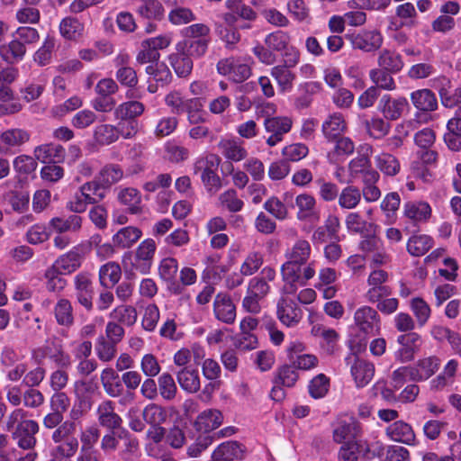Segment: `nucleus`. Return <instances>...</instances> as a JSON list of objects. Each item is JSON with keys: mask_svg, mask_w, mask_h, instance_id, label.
<instances>
[{"mask_svg": "<svg viewBox=\"0 0 461 461\" xmlns=\"http://www.w3.org/2000/svg\"><path fill=\"white\" fill-rule=\"evenodd\" d=\"M411 101L414 107L422 112H433L438 108L435 94L428 89H419L411 94Z\"/></svg>", "mask_w": 461, "mask_h": 461, "instance_id": "obj_32", "label": "nucleus"}, {"mask_svg": "<svg viewBox=\"0 0 461 461\" xmlns=\"http://www.w3.org/2000/svg\"><path fill=\"white\" fill-rule=\"evenodd\" d=\"M100 381L106 394L117 398L123 394L124 387L116 370L112 367L103 369Z\"/></svg>", "mask_w": 461, "mask_h": 461, "instance_id": "obj_23", "label": "nucleus"}, {"mask_svg": "<svg viewBox=\"0 0 461 461\" xmlns=\"http://www.w3.org/2000/svg\"><path fill=\"white\" fill-rule=\"evenodd\" d=\"M122 270L119 264L108 262L99 270V280L103 286H110L117 284L121 278Z\"/></svg>", "mask_w": 461, "mask_h": 461, "instance_id": "obj_58", "label": "nucleus"}, {"mask_svg": "<svg viewBox=\"0 0 461 461\" xmlns=\"http://www.w3.org/2000/svg\"><path fill=\"white\" fill-rule=\"evenodd\" d=\"M386 436L393 441L408 446L416 445V434L412 427L403 421L395 420L385 429Z\"/></svg>", "mask_w": 461, "mask_h": 461, "instance_id": "obj_18", "label": "nucleus"}, {"mask_svg": "<svg viewBox=\"0 0 461 461\" xmlns=\"http://www.w3.org/2000/svg\"><path fill=\"white\" fill-rule=\"evenodd\" d=\"M400 348L395 353V357L401 363L411 361L415 354L420 350L422 343L421 337L416 332H409L401 335L397 339Z\"/></svg>", "mask_w": 461, "mask_h": 461, "instance_id": "obj_13", "label": "nucleus"}, {"mask_svg": "<svg viewBox=\"0 0 461 461\" xmlns=\"http://www.w3.org/2000/svg\"><path fill=\"white\" fill-rule=\"evenodd\" d=\"M276 277V269L267 266L262 268L258 276L249 281L247 291L249 294H253V295H258L264 299L270 293L268 283L274 281Z\"/></svg>", "mask_w": 461, "mask_h": 461, "instance_id": "obj_16", "label": "nucleus"}, {"mask_svg": "<svg viewBox=\"0 0 461 461\" xmlns=\"http://www.w3.org/2000/svg\"><path fill=\"white\" fill-rule=\"evenodd\" d=\"M408 108L409 103L405 97L399 96L393 98L390 95H384L380 98L377 106L378 111L388 121L400 119Z\"/></svg>", "mask_w": 461, "mask_h": 461, "instance_id": "obj_12", "label": "nucleus"}, {"mask_svg": "<svg viewBox=\"0 0 461 461\" xmlns=\"http://www.w3.org/2000/svg\"><path fill=\"white\" fill-rule=\"evenodd\" d=\"M176 379L180 387L188 393H195L200 390V376L195 368L183 367L176 373Z\"/></svg>", "mask_w": 461, "mask_h": 461, "instance_id": "obj_30", "label": "nucleus"}, {"mask_svg": "<svg viewBox=\"0 0 461 461\" xmlns=\"http://www.w3.org/2000/svg\"><path fill=\"white\" fill-rule=\"evenodd\" d=\"M213 312L215 317L224 323L231 324L235 321L236 307L230 296L225 293H220L215 296Z\"/></svg>", "mask_w": 461, "mask_h": 461, "instance_id": "obj_20", "label": "nucleus"}, {"mask_svg": "<svg viewBox=\"0 0 461 461\" xmlns=\"http://www.w3.org/2000/svg\"><path fill=\"white\" fill-rule=\"evenodd\" d=\"M362 434L361 424L351 416H345L337 420L333 424L332 438L338 444L357 441Z\"/></svg>", "mask_w": 461, "mask_h": 461, "instance_id": "obj_7", "label": "nucleus"}, {"mask_svg": "<svg viewBox=\"0 0 461 461\" xmlns=\"http://www.w3.org/2000/svg\"><path fill=\"white\" fill-rule=\"evenodd\" d=\"M115 322L125 326H132L137 321L138 313L135 307L122 303L116 306L109 314Z\"/></svg>", "mask_w": 461, "mask_h": 461, "instance_id": "obj_43", "label": "nucleus"}, {"mask_svg": "<svg viewBox=\"0 0 461 461\" xmlns=\"http://www.w3.org/2000/svg\"><path fill=\"white\" fill-rule=\"evenodd\" d=\"M295 204L298 207L297 219L300 221H312L317 218L315 212L316 201L308 194H302L296 196Z\"/></svg>", "mask_w": 461, "mask_h": 461, "instance_id": "obj_39", "label": "nucleus"}, {"mask_svg": "<svg viewBox=\"0 0 461 461\" xmlns=\"http://www.w3.org/2000/svg\"><path fill=\"white\" fill-rule=\"evenodd\" d=\"M299 378L297 369L291 365H283L274 373L273 384H281L285 387H293Z\"/></svg>", "mask_w": 461, "mask_h": 461, "instance_id": "obj_51", "label": "nucleus"}, {"mask_svg": "<svg viewBox=\"0 0 461 461\" xmlns=\"http://www.w3.org/2000/svg\"><path fill=\"white\" fill-rule=\"evenodd\" d=\"M346 38L351 43L354 50H359L364 52H374L381 48L384 37L380 31L360 30L352 33L346 34Z\"/></svg>", "mask_w": 461, "mask_h": 461, "instance_id": "obj_4", "label": "nucleus"}, {"mask_svg": "<svg viewBox=\"0 0 461 461\" xmlns=\"http://www.w3.org/2000/svg\"><path fill=\"white\" fill-rule=\"evenodd\" d=\"M145 111V106L139 101H127L119 104L114 110L116 119L135 120Z\"/></svg>", "mask_w": 461, "mask_h": 461, "instance_id": "obj_52", "label": "nucleus"}, {"mask_svg": "<svg viewBox=\"0 0 461 461\" xmlns=\"http://www.w3.org/2000/svg\"><path fill=\"white\" fill-rule=\"evenodd\" d=\"M293 122L286 116H275L264 120V128L269 134L266 142L269 147H274L284 139V136L291 131Z\"/></svg>", "mask_w": 461, "mask_h": 461, "instance_id": "obj_10", "label": "nucleus"}, {"mask_svg": "<svg viewBox=\"0 0 461 461\" xmlns=\"http://www.w3.org/2000/svg\"><path fill=\"white\" fill-rule=\"evenodd\" d=\"M270 75L276 81L281 93H288L293 89L296 75L291 68L276 65L271 68Z\"/></svg>", "mask_w": 461, "mask_h": 461, "instance_id": "obj_34", "label": "nucleus"}, {"mask_svg": "<svg viewBox=\"0 0 461 461\" xmlns=\"http://www.w3.org/2000/svg\"><path fill=\"white\" fill-rule=\"evenodd\" d=\"M216 456L225 461L240 459L243 456L241 445L236 441H227L221 444L215 450Z\"/></svg>", "mask_w": 461, "mask_h": 461, "instance_id": "obj_64", "label": "nucleus"}, {"mask_svg": "<svg viewBox=\"0 0 461 461\" xmlns=\"http://www.w3.org/2000/svg\"><path fill=\"white\" fill-rule=\"evenodd\" d=\"M222 420L223 417L220 411L215 409L205 410L197 416L194 421V428L196 430L207 434L219 428L222 423Z\"/></svg>", "mask_w": 461, "mask_h": 461, "instance_id": "obj_26", "label": "nucleus"}, {"mask_svg": "<svg viewBox=\"0 0 461 461\" xmlns=\"http://www.w3.org/2000/svg\"><path fill=\"white\" fill-rule=\"evenodd\" d=\"M33 155L41 163L59 164L64 161L66 151L59 144L46 143L35 147Z\"/></svg>", "mask_w": 461, "mask_h": 461, "instance_id": "obj_19", "label": "nucleus"}, {"mask_svg": "<svg viewBox=\"0 0 461 461\" xmlns=\"http://www.w3.org/2000/svg\"><path fill=\"white\" fill-rule=\"evenodd\" d=\"M312 245L304 239L297 240L285 253V262L280 272L285 293H295L298 285L304 286L316 273L315 262L310 261Z\"/></svg>", "mask_w": 461, "mask_h": 461, "instance_id": "obj_1", "label": "nucleus"}, {"mask_svg": "<svg viewBox=\"0 0 461 461\" xmlns=\"http://www.w3.org/2000/svg\"><path fill=\"white\" fill-rule=\"evenodd\" d=\"M291 42V36L284 31H276L267 34L264 40V44L275 52H283Z\"/></svg>", "mask_w": 461, "mask_h": 461, "instance_id": "obj_63", "label": "nucleus"}, {"mask_svg": "<svg viewBox=\"0 0 461 461\" xmlns=\"http://www.w3.org/2000/svg\"><path fill=\"white\" fill-rule=\"evenodd\" d=\"M345 223L348 231L353 233L365 234L376 232L377 226L375 223L366 222L357 212L348 213L346 217Z\"/></svg>", "mask_w": 461, "mask_h": 461, "instance_id": "obj_49", "label": "nucleus"}, {"mask_svg": "<svg viewBox=\"0 0 461 461\" xmlns=\"http://www.w3.org/2000/svg\"><path fill=\"white\" fill-rule=\"evenodd\" d=\"M27 54V48L13 35L9 42L0 45V58L10 65L23 61Z\"/></svg>", "mask_w": 461, "mask_h": 461, "instance_id": "obj_22", "label": "nucleus"}, {"mask_svg": "<svg viewBox=\"0 0 461 461\" xmlns=\"http://www.w3.org/2000/svg\"><path fill=\"white\" fill-rule=\"evenodd\" d=\"M366 133L374 140H382L384 138L391 130V124L386 122V119L381 117H372L369 120H365L363 122Z\"/></svg>", "mask_w": 461, "mask_h": 461, "instance_id": "obj_45", "label": "nucleus"}, {"mask_svg": "<svg viewBox=\"0 0 461 461\" xmlns=\"http://www.w3.org/2000/svg\"><path fill=\"white\" fill-rule=\"evenodd\" d=\"M75 296L77 302L87 312L94 308L95 287L93 276L87 272H81L74 278Z\"/></svg>", "mask_w": 461, "mask_h": 461, "instance_id": "obj_9", "label": "nucleus"}, {"mask_svg": "<svg viewBox=\"0 0 461 461\" xmlns=\"http://www.w3.org/2000/svg\"><path fill=\"white\" fill-rule=\"evenodd\" d=\"M195 19L193 10L184 5L170 9L167 14L168 22L174 26L186 25L194 22Z\"/></svg>", "mask_w": 461, "mask_h": 461, "instance_id": "obj_60", "label": "nucleus"}, {"mask_svg": "<svg viewBox=\"0 0 461 461\" xmlns=\"http://www.w3.org/2000/svg\"><path fill=\"white\" fill-rule=\"evenodd\" d=\"M168 62L179 77H187L193 70L192 58L183 50H176L168 55Z\"/></svg>", "mask_w": 461, "mask_h": 461, "instance_id": "obj_31", "label": "nucleus"}, {"mask_svg": "<svg viewBox=\"0 0 461 461\" xmlns=\"http://www.w3.org/2000/svg\"><path fill=\"white\" fill-rule=\"evenodd\" d=\"M95 350L98 359L107 363L115 358L117 355V345L109 341L107 338L99 336L95 341Z\"/></svg>", "mask_w": 461, "mask_h": 461, "instance_id": "obj_56", "label": "nucleus"}, {"mask_svg": "<svg viewBox=\"0 0 461 461\" xmlns=\"http://www.w3.org/2000/svg\"><path fill=\"white\" fill-rule=\"evenodd\" d=\"M210 39H183L176 44V50H183L191 58H201L205 55Z\"/></svg>", "mask_w": 461, "mask_h": 461, "instance_id": "obj_38", "label": "nucleus"}, {"mask_svg": "<svg viewBox=\"0 0 461 461\" xmlns=\"http://www.w3.org/2000/svg\"><path fill=\"white\" fill-rule=\"evenodd\" d=\"M56 42L55 36L48 34L41 47L33 53L32 60L40 67L50 65L56 51Z\"/></svg>", "mask_w": 461, "mask_h": 461, "instance_id": "obj_33", "label": "nucleus"}, {"mask_svg": "<svg viewBox=\"0 0 461 461\" xmlns=\"http://www.w3.org/2000/svg\"><path fill=\"white\" fill-rule=\"evenodd\" d=\"M129 59L127 54H121L116 58L117 65L121 67L117 69L115 77L122 86L134 88L139 80L135 69L127 66Z\"/></svg>", "mask_w": 461, "mask_h": 461, "instance_id": "obj_29", "label": "nucleus"}, {"mask_svg": "<svg viewBox=\"0 0 461 461\" xmlns=\"http://www.w3.org/2000/svg\"><path fill=\"white\" fill-rule=\"evenodd\" d=\"M218 149L227 161L240 162L248 157V150L244 141L239 138H221L218 142Z\"/></svg>", "mask_w": 461, "mask_h": 461, "instance_id": "obj_14", "label": "nucleus"}, {"mask_svg": "<svg viewBox=\"0 0 461 461\" xmlns=\"http://www.w3.org/2000/svg\"><path fill=\"white\" fill-rule=\"evenodd\" d=\"M40 427L37 421L28 420L25 423H22L12 433L13 438L17 445L23 449H32L36 445L35 435L39 432Z\"/></svg>", "mask_w": 461, "mask_h": 461, "instance_id": "obj_17", "label": "nucleus"}, {"mask_svg": "<svg viewBox=\"0 0 461 461\" xmlns=\"http://www.w3.org/2000/svg\"><path fill=\"white\" fill-rule=\"evenodd\" d=\"M123 177L122 168L116 164L105 165L95 176V178L105 188H110L113 185L118 183Z\"/></svg>", "mask_w": 461, "mask_h": 461, "instance_id": "obj_46", "label": "nucleus"}, {"mask_svg": "<svg viewBox=\"0 0 461 461\" xmlns=\"http://www.w3.org/2000/svg\"><path fill=\"white\" fill-rule=\"evenodd\" d=\"M376 168L388 176H396L401 169L400 161L389 152H381L375 157Z\"/></svg>", "mask_w": 461, "mask_h": 461, "instance_id": "obj_40", "label": "nucleus"}, {"mask_svg": "<svg viewBox=\"0 0 461 461\" xmlns=\"http://www.w3.org/2000/svg\"><path fill=\"white\" fill-rule=\"evenodd\" d=\"M29 140L30 133L26 130L12 128L0 134V146L6 151H15Z\"/></svg>", "mask_w": 461, "mask_h": 461, "instance_id": "obj_21", "label": "nucleus"}, {"mask_svg": "<svg viewBox=\"0 0 461 461\" xmlns=\"http://www.w3.org/2000/svg\"><path fill=\"white\" fill-rule=\"evenodd\" d=\"M354 325L365 336H375L381 330V318L377 310L368 305L357 308L354 312Z\"/></svg>", "mask_w": 461, "mask_h": 461, "instance_id": "obj_3", "label": "nucleus"}, {"mask_svg": "<svg viewBox=\"0 0 461 461\" xmlns=\"http://www.w3.org/2000/svg\"><path fill=\"white\" fill-rule=\"evenodd\" d=\"M391 72L382 69V68H374L369 72V77L372 82L375 85V87L380 91V89L392 91L396 88V84L394 79L391 76Z\"/></svg>", "mask_w": 461, "mask_h": 461, "instance_id": "obj_61", "label": "nucleus"}, {"mask_svg": "<svg viewBox=\"0 0 461 461\" xmlns=\"http://www.w3.org/2000/svg\"><path fill=\"white\" fill-rule=\"evenodd\" d=\"M347 124L341 113L330 114L322 123V133L328 141L333 142L346 131Z\"/></svg>", "mask_w": 461, "mask_h": 461, "instance_id": "obj_27", "label": "nucleus"}, {"mask_svg": "<svg viewBox=\"0 0 461 461\" xmlns=\"http://www.w3.org/2000/svg\"><path fill=\"white\" fill-rule=\"evenodd\" d=\"M404 215L414 222H424L431 216V207L426 202H408L404 204Z\"/></svg>", "mask_w": 461, "mask_h": 461, "instance_id": "obj_36", "label": "nucleus"}, {"mask_svg": "<svg viewBox=\"0 0 461 461\" xmlns=\"http://www.w3.org/2000/svg\"><path fill=\"white\" fill-rule=\"evenodd\" d=\"M388 279V273L383 269H375L370 273L367 278L368 289L365 294V298L368 303H375L391 295L392 289L386 284Z\"/></svg>", "mask_w": 461, "mask_h": 461, "instance_id": "obj_5", "label": "nucleus"}, {"mask_svg": "<svg viewBox=\"0 0 461 461\" xmlns=\"http://www.w3.org/2000/svg\"><path fill=\"white\" fill-rule=\"evenodd\" d=\"M142 231L135 226L121 228L113 236V246L118 249H126L133 247L141 238Z\"/></svg>", "mask_w": 461, "mask_h": 461, "instance_id": "obj_25", "label": "nucleus"}, {"mask_svg": "<svg viewBox=\"0 0 461 461\" xmlns=\"http://www.w3.org/2000/svg\"><path fill=\"white\" fill-rule=\"evenodd\" d=\"M351 375L357 387H365L374 377L375 366L365 359L357 358L351 366Z\"/></svg>", "mask_w": 461, "mask_h": 461, "instance_id": "obj_28", "label": "nucleus"}, {"mask_svg": "<svg viewBox=\"0 0 461 461\" xmlns=\"http://www.w3.org/2000/svg\"><path fill=\"white\" fill-rule=\"evenodd\" d=\"M221 162L219 156L215 154H207L198 157L193 165L194 175H199L200 178L212 170H217Z\"/></svg>", "mask_w": 461, "mask_h": 461, "instance_id": "obj_53", "label": "nucleus"}, {"mask_svg": "<svg viewBox=\"0 0 461 461\" xmlns=\"http://www.w3.org/2000/svg\"><path fill=\"white\" fill-rule=\"evenodd\" d=\"M377 64L379 68L390 71L392 74L399 73L404 66L401 54L387 49L379 53Z\"/></svg>", "mask_w": 461, "mask_h": 461, "instance_id": "obj_35", "label": "nucleus"}, {"mask_svg": "<svg viewBox=\"0 0 461 461\" xmlns=\"http://www.w3.org/2000/svg\"><path fill=\"white\" fill-rule=\"evenodd\" d=\"M50 226L57 231H77L82 225V218L77 214L69 215L68 218L55 217L50 221Z\"/></svg>", "mask_w": 461, "mask_h": 461, "instance_id": "obj_59", "label": "nucleus"}, {"mask_svg": "<svg viewBox=\"0 0 461 461\" xmlns=\"http://www.w3.org/2000/svg\"><path fill=\"white\" fill-rule=\"evenodd\" d=\"M77 422L65 420L52 432L51 439L57 444L56 454L61 457L73 456L78 448V440L76 438Z\"/></svg>", "mask_w": 461, "mask_h": 461, "instance_id": "obj_2", "label": "nucleus"}, {"mask_svg": "<svg viewBox=\"0 0 461 461\" xmlns=\"http://www.w3.org/2000/svg\"><path fill=\"white\" fill-rule=\"evenodd\" d=\"M281 294L276 304L277 318L284 325L294 327L300 322L303 312L295 301L289 297L294 293H285L283 287Z\"/></svg>", "mask_w": 461, "mask_h": 461, "instance_id": "obj_6", "label": "nucleus"}, {"mask_svg": "<svg viewBox=\"0 0 461 461\" xmlns=\"http://www.w3.org/2000/svg\"><path fill=\"white\" fill-rule=\"evenodd\" d=\"M146 73L161 86L169 85L173 76L168 67L163 62H155L146 68Z\"/></svg>", "mask_w": 461, "mask_h": 461, "instance_id": "obj_54", "label": "nucleus"}, {"mask_svg": "<svg viewBox=\"0 0 461 461\" xmlns=\"http://www.w3.org/2000/svg\"><path fill=\"white\" fill-rule=\"evenodd\" d=\"M156 249L157 245L153 239L149 238L141 241L135 250L132 267L143 275L148 274L151 268Z\"/></svg>", "mask_w": 461, "mask_h": 461, "instance_id": "obj_11", "label": "nucleus"}, {"mask_svg": "<svg viewBox=\"0 0 461 461\" xmlns=\"http://www.w3.org/2000/svg\"><path fill=\"white\" fill-rule=\"evenodd\" d=\"M312 332L321 339L320 345L327 354H333L338 346L339 334L333 329L313 327Z\"/></svg>", "mask_w": 461, "mask_h": 461, "instance_id": "obj_44", "label": "nucleus"}, {"mask_svg": "<svg viewBox=\"0 0 461 461\" xmlns=\"http://www.w3.org/2000/svg\"><path fill=\"white\" fill-rule=\"evenodd\" d=\"M136 14L149 21H161L165 16V8L159 0H145L136 8Z\"/></svg>", "mask_w": 461, "mask_h": 461, "instance_id": "obj_37", "label": "nucleus"}, {"mask_svg": "<svg viewBox=\"0 0 461 461\" xmlns=\"http://www.w3.org/2000/svg\"><path fill=\"white\" fill-rule=\"evenodd\" d=\"M118 199L122 203L128 206L129 212L131 214H137L141 212L140 206L141 196L137 189L128 187L121 190L118 194Z\"/></svg>", "mask_w": 461, "mask_h": 461, "instance_id": "obj_57", "label": "nucleus"}, {"mask_svg": "<svg viewBox=\"0 0 461 461\" xmlns=\"http://www.w3.org/2000/svg\"><path fill=\"white\" fill-rule=\"evenodd\" d=\"M362 155L353 158L348 163V171L352 177L360 176L368 167L371 166L369 155L373 153V147L369 144L361 146Z\"/></svg>", "mask_w": 461, "mask_h": 461, "instance_id": "obj_48", "label": "nucleus"}, {"mask_svg": "<svg viewBox=\"0 0 461 461\" xmlns=\"http://www.w3.org/2000/svg\"><path fill=\"white\" fill-rule=\"evenodd\" d=\"M361 201V191L355 185H348L344 187L339 194L338 202L343 209H354Z\"/></svg>", "mask_w": 461, "mask_h": 461, "instance_id": "obj_55", "label": "nucleus"}, {"mask_svg": "<svg viewBox=\"0 0 461 461\" xmlns=\"http://www.w3.org/2000/svg\"><path fill=\"white\" fill-rule=\"evenodd\" d=\"M144 421L151 426H158L167 420L166 410L156 403L148 404L142 411Z\"/></svg>", "mask_w": 461, "mask_h": 461, "instance_id": "obj_62", "label": "nucleus"}, {"mask_svg": "<svg viewBox=\"0 0 461 461\" xmlns=\"http://www.w3.org/2000/svg\"><path fill=\"white\" fill-rule=\"evenodd\" d=\"M96 418L101 427L111 431L120 429L122 425V417L115 411V403L111 400H104L96 409Z\"/></svg>", "mask_w": 461, "mask_h": 461, "instance_id": "obj_15", "label": "nucleus"}, {"mask_svg": "<svg viewBox=\"0 0 461 461\" xmlns=\"http://www.w3.org/2000/svg\"><path fill=\"white\" fill-rule=\"evenodd\" d=\"M441 361L436 356H429L419 359L412 366L414 382L426 381L430 378L440 366Z\"/></svg>", "mask_w": 461, "mask_h": 461, "instance_id": "obj_24", "label": "nucleus"}, {"mask_svg": "<svg viewBox=\"0 0 461 461\" xmlns=\"http://www.w3.org/2000/svg\"><path fill=\"white\" fill-rule=\"evenodd\" d=\"M82 256L79 249L75 248L68 253L60 256L54 263L62 274H71L80 267Z\"/></svg>", "mask_w": 461, "mask_h": 461, "instance_id": "obj_41", "label": "nucleus"}, {"mask_svg": "<svg viewBox=\"0 0 461 461\" xmlns=\"http://www.w3.org/2000/svg\"><path fill=\"white\" fill-rule=\"evenodd\" d=\"M84 32V25L77 18L68 16L59 23V32L63 38L68 41H77Z\"/></svg>", "mask_w": 461, "mask_h": 461, "instance_id": "obj_47", "label": "nucleus"}, {"mask_svg": "<svg viewBox=\"0 0 461 461\" xmlns=\"http://www.w3.org/2000/svg\"><path fill=\"white\" fill-rule=\"evenodd\" d=\"M434 245V240L428 235H415L409 239L407 250L413 257L425 255Z\"/></svg>", "mask_w": 461, "mask_h": 461, "instance_id": "obj_50", "label": "nucleus"}, {"mask_svg": "<svg viewBox=\"0 0 461 461\" xmlns=\"http://www.w3.org/2000/svg\"><path fill=\"white\" fill-rule=\"evenodd\" d=\"M216 68L219 74L229 77L235 83L244 82L251 76L249 65L240 58L222 59L217 63Z\"/></svg>", "mask_w": 461, "mask_h": 461, "instance_id": "obj_8", "label": "nucleus"}, {"mask_svg": "<svg viewBox=\"0 0 461 461\" xmlns=\"http://www.w3.org/2000/svg\"><path fill=\"white\" fill-rule=\"evenodd\" d=\"M53 313L59 325L70 327L74 323L73 306L71 302L66 298L58 300L54 306Z\"/></svg>", "mask_w": 461, "mask_h": 461, "instance_id": "obj_42", "label": "nucleus"}]
</instances>
